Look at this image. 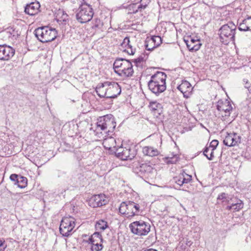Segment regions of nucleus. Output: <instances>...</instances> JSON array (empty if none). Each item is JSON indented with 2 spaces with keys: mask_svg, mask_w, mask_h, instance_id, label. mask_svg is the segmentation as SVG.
<instances>
[{
  "mask_svg": "<svg viewBox=\"0 0 251 251\" xmlns=\"http://www.w3.org/2000/svg\"><path fill=\"white\" fill-rule=\"evenodd\" d=\"M167 75L162 72H157L151 77L148 83L149 89L156 95H158L166 89Z\"/></svg>",
  "mask_w": 251,
  "mask_h": 251,
  "instance_id": "1",
  "label": "nucleus"
},
{
  "mask_svg": "<svg viewBox=\"0 0 251 251\" xmlns=\"http://www.w3.org/2000/svg\"><path fill=\"white\" fill-rule=\"evenodd\" d=\"M115 72L122 77H130L133 75V66L129 60L123 58H117L113 64Z\"/></svg>",
  "mask_w": 251,
  "mask_h": 251,
  "instance_id": "2",
  "label": "nucleus"
},
{
  "mask_svg": "<svg viewBox=\"0 0 251 251\" xmlns=\"http://www.w3.org/2000/svg\"><path fill=\"white\" fill-rule=\"evenodd\" d=\"M38 40L42 43H47L54 40L57 37V31L55 28L49 26H42L36 28L34 31Z\"/></svg>",
  "mask_w": 251,
  "mask_h": 251,
  "instance_id": "3",
  "label": "nucleus"
},
{
  "mask_svg": "<svg viewBox=\"0 0 251 251\" xmlns=\"http://www.w3.org/2000/svg\"><path fill=\"white\" fill-rule=\"evenodd\" d=\"M236 26L232 22L222 25L219 29L221 41L227 45L230 41L234 40Z\"/></svg>",
  "mask_w": 251,
  "mask_h": 251,
  "instance_id": "4",
  "label": "nucleus"
},
{
  "mask_svg": "<svg viewBox=\"0 0 251 251\" xmlns=\"http://www.w3.org/2000/svg\"><path fill=\"white\" fill-rule=\"evenodd\" d=\"M119 210L121 214L129 218L139 214L140 206L132 201H123L121 203Z\"/></svg>",
  "mask_w": 251,
  "mask_h": 251,
  "instance_id": "5",
  "label": "nucleus"
},
{
  "mask_svg": "<svg viewBox=\"0 0 251 251\" xmlns=\"http://www.w3.org/2000/svg\"><path fill=\"white\" fill-rule=\"evenodd\" d=\"M93 15L94 12L91 6L84 2L79 6L76 14V18L79 23H85L90 21Z\"/></svg>",
  "mask_w": 251,
  "mask_h": 251,
  "instance_id": "6",
  "label": "nucleus"
},
{
  "mask_svg": "<svg viewBox=\"0 0 251 251\" xmlns=\"http://www.w3.org/2000/svg\"><path fill=\"white\" fill-rule=\"evenodd\" d=\"M75 220L71 216L64 217L62 218L59 227L60 233L63 236L68 237L72 233L75 226Z\"/></svg>",
  "mask_w": 251,
  "mask_h": 251,
  "instance_id": "7",
  "label": "nucleus"
},
{
  "mask_svg": "<svg viewBox=\"0 0 251 251\" xmlns=\"http://www.w3.org/2000/svg\"><path fill=\"white\" fill-rule=\"evenodd\" d=\"M129 227L134 234L139 236L147 235L150 231V225L143 221H135L131 223Z\"/></svg>",
  "mask_w": 251,
  "mask_h": 251,
  "instance_id": "8",
  "label": "nucleus"
},
{
  "mask_svg": "<svg viewBox=\"0 0 251 251\" xmlns=\"http://www.w3.org/2000/svg\"><path fill=\"white\" fill-rule=\"evenodd\" d=\"M133 169L134 172L142 177H151L156 172V170L148 163H138Z\"/></svg>",
  "mask_w": 251,
  "mask_h": 251,
  "instance_id": "9",
  "label": "nucleus"
},
{
  "mask_svg": "<svg viewBox=\"0 0 251 251\" xmlns=\"http://www.w3.org/2000/svg\"><path fill=\"white\" fill-rule=\"evenodd\" d=\"M217 109L221 112V119L225 121L230 116L232 107L228 100H219L217 102Z\"/></svg>",
  "mask_w": 251,
  "mask_h": 251,
  "instance_id": "10",
  "label": "nucleus"
},
{
  "mask_svg": "<svg viewBox=\"0 0 251 251\" xmlns=\"http://www.w3.org/2000/svg\"><path fill=\"white\" fill-rule=\"evenodd\" d=\"M108 201L104 194L94 195L89 199V205L92 207H98L105 205Z\"/></svg>",
  "mask_w": 251,
  "mask_h": 251,
  "instance_id": "11",
  "label": "nucleus"
},
{
  "mask_svg": "<svg viewBox=\"0 0 251 251\" xmlns=\"http://www.w3.org/2000/svg\"><path fill=\"white\" fill-rule=\"evenodd\" d=\"M108 87L107 88L106 98L114 99L116 98L121 92L119 85L118 83L114 81H108Z\"/></svg>",
  "mask_w": 251,
  "mask_h": 251,
  "instance_id": "12",
  "label": "nucleus"
},
{
  "mask_svg": "<svg viewBox=\"0 0 251 251\" xmlns=\"http://www.w3.org/2000/svg\"><path fill=\"white\" fill-rule=\"evenodd\" d=\"M15 50L5 44L0 45V60H8L15 54Z\"/></svg>",
  "mask_w": 251,
  "mask_h": 251,
  "instance_id": "13",
  "label": "nucleus"
},
{
  "mask_svg": "<svg viewBox=\"0 0 251 251\" xmlns=\"http://www.w3.org/2000/svg\"><path fill=\"white\" fill-rule=\"evenodd\" d=\"M241 137L235 133H228L224 140V144L229 147L234 146L240 143Z\"/></svg>",
  "mask_w": 251,
  "mask_h": 251,
  "instance_id": "14",
  "label": "nucleus"
},
{
  "mask_svg": "<svg viewBox=\"0 0 251 251\" xmlns=\"http://www.w3.org/2000/svg\"><path fill=\"white\" fill-rule=\"evenodd\" d=\"M106 122L104 134L108 136L112 135L116 126L114 117L111 114H108Z\"/></svg>",
  "mask_w": 251,
  "mask_h": 251,
  "instance_id": "15",
  "label": "nucleus"
},
{
  "mask_svg": "<svg viewBox=\"0 0 251 251\" xmlns=\"http://www.w3.org/2000/svg\"><path fill=\"white\" fill-rule=\"evenodd\" d=\"M177 89L183 94L184 97L188 98L191 95L193 88L188 81L185 80L178 86Z\"/></svg>",
  "mask_w": 251,
  "mask_h": 251,
  "instance_id": "16",
  "label": "nucleus"
},
{
  "mask_svg": "<svg viewBox=\"0 0 251 251\" xmlns=\"http://www.w3.org/2000/svg\"><path fill=\"white\" fill-rule=\"evenodd\" d=\"M40 4L38 2H33L26 5L25 12L26 14L33 16L38 13Z\"/></svg>",
  "mask_w": 251,
  "mask_h": 251,
  "instance_id": "17",
  "label": "nucleus"
},
{
  "mask_svg": "<svg viewBox=\"0 0 251 251\" xmlns=\"http://www.w3.org/2000/svg\"><path fill=\"white\" fill-rule=\"evenodd\" d=\"M192 180V176L183 172L180 174L178 176L173 178V181L176 183L179 186L184 184H187Z\"/></svg>",
  "mask_w": 251,
  "mask_h": 251,
  "instance_id": "18",
  "label": "nucleus"
},
{
  "mask_svg": "<svg viewBox=\"0 0 251 251\" xmlns=\"http://www.w3.org/2000/svg\"><path fill=\"white\" fill-rule=\"evenodd\" d=\"M121 50L123 51L126 52L128 54H134L135 49L132 48V46L130 44V40L128 37H126L121 45Z\"/></svg>",
  "mask_w": 251,
  "mask_h": 251,
  "instance_id": "19",
  "label": "nucleus"
},
{
  "mask_svg": "<svg viewBox=\"0 0 251 251\" xmlns=\"http://www.w3.org/2000/svg\"><path fill=\"white\" fill-rule=\"evenodd\" d=\"M108 81H105L102 83L98 84L96 88V91L97 95L100 98H106L107 96V88L108 87Z\"/></svg>",
  "mask_w": 251,
  "mask_h": 251,
  "instance_id": "20",
  "label": "nucleus"
},
{
  "mask_svg": "<svg viewBox=\"0 0 251 251\" xmlns=\"http://www.w3.org/2000/svg\"><path fill=\"white\" fill-rule=\"evenodd\" d=\"M187 48L190 51H197L198 50L201 46V44L200 43L199 40H196L193 38H191L190 40L184 39Z\"/></svg>",
  "mask_w": 251,
  "mask_h": 251,
  "instance_id": "21",
  "label": "nucleus"
},
{
  "mask_svg": "<svg viewBox=\"0 0 251 251\" xmlns=\"http://www.w3.org/2000/svg\"><path fill=\"white\" fill-rule=\"evenodd\" d=\"M116 141L115 139L111 135L105 139L103 141V147L110 151H114L116 148Z\"/></svg>",
  "mask_w": 251,
  "mask_h": 251,
  "instance_id": "22",
  "label": "nucleus"
},
{
  "mask_svg": "<svg viewBox=\"0 0 251 251\" xmlns=\"http://www.w3.org/2000/svg\"><path fill=\"white\" fill-rule=\"evenodd\" d=\"M106 118H107V115L100 117L98 119L96 128L97 134L99 132L102 133V132L104 134Z\"/></svg>",
  "mask_w": 251,
  "mask_h": 251,
  "instance_id": "23",
  "label": "nucleus"
},
{
  "mask_svg": "<svg viewBox=\"0 0 251 251\" xmlns=\"http://www.w3.org/2000/svg\"><path fill=\"white\" fill-rule=\"evenodd\" d=\"M136 155V152L134 149L125 148L122 155H120V158L123 160L132 159Z\"/></svg>",
  "mask_w": 251,
  "mask_h": 251,
  "instance_id": "24",
  "label": "nucleus"
},
{
  "mask_svg": "<svg viewBox=\"0 0 251 251\" xmlns=\"http://www.w3.org/2000/svg\"><path fill=\"white\" fill-rule=\"evenodd\" d=\"M142 152L144 155L151 157L157 156L159 153L157 149L151 146L143 147Z\"/></svg>",
  "mask_w": 251,
  "mask_h": 251,
  "instance_id": "25",
  "label": "nucleus"
},
{
  "mask_svg": "<svg viewBox=\"0 0 251 251\" xmlns=\"http://www.w3.org/2000/svg\"><path fill=\"white\" fill-rule=\"evenodd\" d=\"M235 199V203H232L230 205L227 206L226 209L228 210H234L238 211L243 207L244 204L242 201L239 199Z\"/></svg>",
  "mask_w": 251,
  "mask_h": 251,
  "instance_id": "26",
  "label": "nucleus"
},
{
  "mask_svg": "<svg viewBox=\"0 0 251 251\" xmlns=\"http://www.w3.org/2000/svg\"><path fill=\"white\" fill-rule=\"evenodd\" d=\"M149 106L151 110L155 113L160 114L161 112L162 105L156 101L151 102Z\"/></svg>",
  "mask_w": 251,
  "mask_h": 251,
  "instance_id": "27",
  "label": "nucleus"
},
{
  "mask_svg": "<svg viewBox=\"0 0 251 251\" xmlns=\"http://www.w3.org/2000/svg\"><path fill=\"white\" fill-rule=\"evenodd\" d=\"M6 33L8 34L9 37H11L13 39H16L19 35L20 33L14 27L8 28Z\"/></svg>",
  "mask_w": 251,
  "mask_h": 251,
  "instance_id": "28",
  "label": "nucleus"
},
{
  "mask_svg": "<svg viewBox=\"0 0 251 251\" xmlns=\"http://www.w3.org/2000/svg\"><path fill=\"white\" fill-rule=\"evenodd\" d=\"M95 226L97 230L103 231L108 227V225L105 221L100 220L96 223Z\"/></svg>",
  "mask_w": 251,
  "mask_h": 251,
  "instance_id": "29",
  "label": "nucleus"
},
{
  "mask_svg": "<svg viewBox=\"0 0 251 251\" xmlns=\"http://www.w3.org/2000/svg\"><path fill=\"white\" fill-rule=\"evenodd\" d=\"M27 179L25 177L20 176L16 183L18 187L20 188H24L27 186Z\"/></svg>",
  "mask_w": 251,
  "mask_h": 251,
  "instance_id": "30",
  "label": "nucleus"
},
{
  "mask_svg": "<svg viewBox=\"0 0 251 251\" xmlns=\"http://www.w3.org/2000/svg\"><path fill=\"white\" fill-rule=\"evenodd\" d=\"M102 236L99 232H95L89 238V241L91 243H94L97 241L102 242Z\"/></svg>",
  "mask_w": 251,
  "mask_h": 251,
  "instance_id": "31",
  "label": "nucleus"
},
{
  "mask_svg": "<svg viewBox=\"0 0 251 251\" xmlns=\"http://www.w3.org/2000/svg\"><path fill=\"white\" fill-rule=\"evenodd\" d=\"M145 46L146 49L148 50H152L156 48L151 37L147 38L145 42Z\"/></svg>",
  "mask_w": 251,
  "mask_h": 251,
  "instance_id": "32",
  "label": "nucleus"
},
{
  "mask_svg": "<svg viewBox=\"0 0 251 251\" xmlns=\"http://www.w3.org/2000/svg\"><path fill=\"white\" fill-rule=\"evenodd\" d=\"M68 15L63 10H59L57 13V20L65 22L68 19Z\"/></svg>",
  "mask_w": 251,
  "mask_h": 251,
  "instance_id": "33",
  "label": "nucleus"
},
{
  "mask_svg": "<svg viewBox=\"0 0 251 251\" xmlns=\"http://www.w3.org/2000/svg\"><path fill=\"white\" fill-rule=\"evenodd\" d=\"M102 242H96L91 243V250L92 251H100L103 248V246L101 244Z\"/></svg>",
  "mask_w": 251,
  "mask_h": 251,
  "instance_id": "34",
  "label": "nucleus"
},
{
  "mask_svg": "<svg viewBox=\"0 0 251 251\" xmlns=\"http://www.w3.org/2000/svg\"><path fill=\"white\" fill-rule=\"evenodd\" d=\"M210 148L209 147H205L204 150L203 151V154L207 157V158L209 160H211L213 159V158L214 157V152L211 150V152L210 153V155L209 156L208 153V152L209 151Z\"/></svg>",
  "mask_w": 251,
  "mask_h": 251,
  "instance_id": "35",
  "label": "nucleus"
},
{
  "mask_svg": "<svg viewBox=\"0 0 251 251\" xmlns=\"http://www.w3.org/2000/svg\"><path fill=\"white\" fill-rule=\"evenodd\" d=\"M218 200H222L223 202L227 201L228 203H229V198L228 197V194L225 193H222L220 195H219L218 198Z\"/></svg>",
  "mask_w": 251,
  "mask_h": 251,
  "instance_id": "36",
  "label": "nucleus"
},
{
  "mask_svg": "<svg viewBox=\"0 0 251 251\" xmlns=\"http://www.w3.org/2000/svg\"><path fill=\"white\" fill-rule=\"evenodd\" d=\"M151 39L154 43L156 47H158L162 43L161 38L159 36H153L151 37Z\"/></svg>",
  "mask_w": 251,
  "mask_h": 251,
  "instance_id": "37",
  "label": "nucleus"
},
{
  "mask_svg": "<svg viewBox=\"0 0 251 251\" xmlns=\"http://www.w3.org/2000/svg\"><path fill=\"white\" fill-rule=\"evenodd\" d=\"M102 26V23L101 21L98 19H96L93 23V28L96 29V28H100Z\"/></svg>",
  "mask_w": 251,
  "mask_h": 251,
  "instance_id": "38",
  "label": "nucleus"
},
{
  "mask_svg": "<svg viewBox=\"0 0 251 251\" xmlns=\"http://www.w3.org/2000/svg\"><path fill=\"white\" fill-rule=\"evenodd\" d=\"M247 25L245 24V20H243L239 25L238 29L240 31H248Z\"/></svg>",
  "mask_w": 251,
  "mask_h": 251,
  "instance_id": "39",
  "label": "nucleus"
},
{
  "mask_svg": "<svg viewBox=\"0 0 251 251\" xmlns=\"http://www.w3.org/2000/svg\"><path fill=\"white\" fill-rule=\"evenodd\" d=\"M218 144H219V142L218 140H213L211 142V143L209 146V147L210 149L211 148V150H212L214 152V151L216 149L217 146L218 145Z\"/></svg>",
  "mask_w": 251,
  "mask_h": 251,
  "instance_id": "40",
  "label": "nucleus"
},
{
  "mask_svg": "<svg viewBox=\"0 0 251 251\" xmlns=\"http://www.w3.org/2000/svg\"><path fill=\"white\" fill-rule=\"evenodd\" d=\"M124 150H125L124 148L120 147L118 149L116 148L114 151H113L115 152L116 156L120 158V155L122 154Z\"/></svg>",
  "mask_w": 251,
  "mask_h": 251,
  "instance_id": "41",
  "label": "nucleus"
},
{
  "mask_svg": "<svg viewBox=\"0 0 251 251\" xmlns=\"http://www.w3.org/2000/svg\"><path fill=\"white\" fill-rule=\"evenodd\" d=\"M245 24L247 25L248 29L249 31H251V16H248L247 18L245 19Z\"/></svg>",
  "mask_w": 251,
  "mask_h": 251,
  "instance_id": "42",
  "label": "nucleus"
},
{
  "mask_svg": "<svg viewBox=\"0 0 251 251\" xmlns=\"http://www.w3.org/2000/svg\"><path fill=\"white\" fill-rule=\"evenodd\" d=\"M7 245L3 239H0V251H4Z\"/></svg>",
  "mask_w": 251,
  "mask_h": 251,
  "instance_id": "43",
  "label": "nucleus"
},
{
  "mask_svg": "<svg viewBox=\"0 0 251 251\" xmlns=\"http://www.w3.org/2000/svg\"><path fill=\"white\" fill-rule=\"evenodd\" d=\"M245 87L248 90L250 93H251V83H250L248 80L246 79H243Z\"/></svg>",
  "mask_w": 251,
  "mask_h": 251,
  "instance_id": "44",
  "label": "nucleus"
},
{
  "mask_svg": "<svg viewBox=\"0 0 251 251\" xmlns=\"http://www.w3.org/2000/svg\"><path fill=\"white\" fill-rule=\"evenodd\" d=\"M20 176V175H18L15 174H12L10 176V179L11 181H15V184H16V183L18 180V178Z\"/></svg>",
  "mask_w": 251,
  "mask_h": 251,
  "instance_id": "45",
  "label": "nucleus"
},
{
  "mask_svg": "<svg viewBox=\"0 0 251 251\" xmlns=\"http://www.w3.org/2000/svg\"><path fill=\"white\" fill-rule=\"evenodd\" d=\"M167 159H169L168 161V163L174 164L176 163L177 161V157L176 155L174 156L172 158L168 157Z\"/></svg>",
  "mask_w": 251,
  "mask_h": 251,
  "instance_id": "46",
  "label": "nucleus"
},
{
  "mask_svg": "<svg viewBox=\"0 0 251 251\" xmlns=\"http://www.w3.org/2000/svg\"><path fill=\"white\" fill-rule=\"evenodd\" d=\"M143 0H142L141 1V3L138 5V10H140L141 11L142 9H145L146 6H147V4H143Z\"/></svg>",
  "mask_w": 251,
  "mask_h": 251,
  "instance_id": "47",
  "label": "nucleus"
},
{
  "mask_svg": "<svg viewBox=\"0 0 251 251\" xmlns=\"http://www.w3.org/2000/svg\"><path fill=\"white\" fill-rule=\"evenodd\" d=\"M143 61V57H140L134 60V62L136 64L138 65L139 63H140L141 62Z\"/></svg>",
  "mask_w": 251,
  "mask_h": 251,
  "instance_id": "48",
  "label": "nucleus"
},
{
  "mask_svg": "<svg viewBox=\"0 0 251 251\" xmlns=\"http://www.w3.org/2000/svg\"><path fill=\"white\" fill-rule=\"evenodd\" d=\"M144 251H158L155 249H149L146 250Z\"/></svg>",
  "mask_w": 251,
  "mask_h": 251,
  "instance_id": "49",
  "label": "nucleus"
}]
</instances>
